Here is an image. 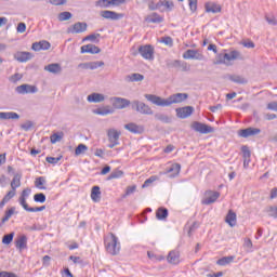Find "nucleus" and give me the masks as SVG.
Returning <instances> with one entry per match:
<instances>
[{
	"mask_svg": "<svg viewBox=\"0 0 277 277\" xmlns=\"http://www.w3.org/2000/svg\"><path fill=\"white\" fill-rule=\"evenodd\" d=\"M225 222L232 228H233V226H237V213H235L233 210H229L225 217Z\"/></svg>",
	"mask_w": 277,
	"mask_h": 277,
	"instance_id": "22",
	"label": "nucleus"
},
{
	"mask_svg": "<svg viewBox=\"0 0 277 277\" xmlns=\"http://www.w3.org/2000/svg\"><path fill=\"white\" fill-rule=\"evenodd\" d=\"M121 176H124V172L120 169H116L109 174V176L107 177V181H111L114 179H121Z\"/></svg>",
	"mask_w": 277,
	"mask_h": 277,
	"instance_id": "40",
	"label": "nucleus"
},
{
	"mask_svg": "<svg viewBox=\"0 0 277 277\" xmlns=\"http://www.w3.org/2000/svg\"><path fill=\"white\" fill-rule=\"evenodd\" d=\"M124 129L130 131V133H134L137 135H142L144 133V128L142 126H137L136 123L130 122L124 124Z\"/></svg>",
	"mask_w": 277,
	"mask_h": 277,
	"instance_id": "15",
	"label": "nucleus"
},
{
	"mask_svg": "<svg viewBox=\"0 0 277 277\" xmlns=\"http://www.w3.org/2000/svg\"><path fill=\"white\" fill-rule=\"evenodd\" d=\"M97 38H101V34H91L83 38V42H96Z\"/></svg>",
	"mask_w": 277,
	"mask_h": 277,
	"instance_id": "50",
	"label": "nucleus"
},
{
	"mask_svg": "<svg viewBox=\"0 0 277 277\" xmlns=\"http://www.w3.org/2000/svg\"><path fill=\"white\" fill-rule=\"evenodd\" d=\"M84 31H88V23L85 22H77L67 29V34H83Z\"/></svg>",
	"mask_w": 277,
	"mask_h": 277,
	"instance_id": "7",
	"label": "nucleus"
},
{
	"mask_svg": "<svg viewBox=\"0 0 277 277\" xmlns=\"http://www.w3.org/2000/svg\"><path fill=\"white\" fill-rule=\"evenodd\" d=\"M14 213H16V207H11L5 210L4 216L1 219L0 222V228L3 226V224H5V222H10V217H12Z\"/></svg>",
	"mask_w": 277,
	"mask_h": 277,
	"instance_id": "20",
	"label": "nucleus"
},
{
	"mask_svg": "<svg viewBox=\"0 0 277 277\" xmlns=\"http://www.w3.org/2000/svg\"><path fill=\"white\" fill-rule=\"evenodd\" d=\"M96 5H100V8H109V0H98Z\"/></svg>",
	"mask_w": 277,
	"mask_h": 277,
	"instance_id": "63",
	"label": "nucleus"
},
{
	"mask_svg": "<svg viewBox=\"0 0 277 277\" xmlns=\"http://www.w3.org/2000/svg\"><path fill=\"white\" fill-rule=\"evenodd\" d=\"M31 57H34V55L29 52H18L15 54V60L17 62H29V60H31Z\"/></svg>",
	"mask_w": 277,
	"mask_h": 277,
	"instance_id": "24",
	"label": "nucleus"
},
{
	"mask_svg": "<svg viewBox=\"0 0 277 277\" xmlns=\"http://www.w3.org/2000/svg\"><path fill=\"white\" fill-rule=\"evenodd\" d=\"M146 23H163V17H161L158 13H153L145 17Z\"/></svg>",
	"mask_w": 277,
	"mask_h": 277,
	"instance_id": "34",
	"label": "nucleus"
},
{
	"mask_svg": "<svg viewBox=\"0 0 277 277\" xmlns=\"http://www.w3.org/2000/svg\"><path fill=\"white\" fill-rule=\"evenodd\" d=\"M18 202L21 207H23V209L29 213V210L31 209V207H29V205L27 203V199L19 197Z\"/></svg>",
	"mask_w": 277,
	"mask_h": 277,
	"instance_id": "52",
	"label": "nucleus"
},
{
	"mask_svg": "<svg viewBox=\"0 0 277 277\" xmlns=\"http://www.w3.org/2000/svg\"><path fill=\"white\" fill-rule=\"evenodd\" d=\"M17 94H36L38 87L31 84H21L15 88Z\"/></svg>",
	"mask_w": 277,
	"mask_h": 277,
	"instance_id": "8",
	"label": "nucleus"
},
{
	"mask_svg": "<svg viewBox=\"0 0 277 277\" xmlns=\"http://www.w3.org/2000/svg\"><path fill=\"white\" fill-rule=\"evenodd\" d=\"M138 53L144 60H155V48H153V45H141Z\"/></svg>",
	"mask_w": 277,
	"mask_h": 277,
	"instance_id": "6",
	"label": "nucleus"
},
{
	"mask_svg": "<svg viewBox=\"0 0 277 277\" xmlns=\"http://www.w3.org/2000/svg\"><path fill=\"white\" fill-rule=\"evenodd\" d=\"M21 179H23V172H17L14 174V177L11 182L12 189H16L17 187H21Z\"/></svg>",
	"mask_w": 277,
	"mask_h": 277,
	"instance_id": "30",
	"label": "nucleus"
},
{
	"mask_svg": "<svg viewBox=\"0 0 277 277\" xmlns=\"http://www.w3.org/2000/svg\"><path fill=\"white\" fill-rule=\"evenodd\" d=\"M45 160L48 163H52V166H55L56 163H60V161H62V156L61 157H47Z\"/></svg>",
	"mask_w": 277,
	"mask_h": 277,
	"instance_id": "55",
	"label": "nucleus"
},
{
	"mask_svg": "<svg viewBox=\"0 0 277 277\" xmlns=\"http://www.w3.org/2000/svg\"><path fill=\"white\" fill-rule=\"evenodd\" d=\"M220 198L219 192L208 190L206 192V198L201 201V205H213Z\"/></svg>",
	"mask_w": 277,
	"mask_h": 277,
	"instance_id": "10",
	"label": "nucleus"
},
{
	"mask_svg": "<svg viewBox=\"0 0 277 277\" xmlns=\"http://www.w3.org/2000/svg\"><path fill=\"white\" fill-rule=\"evenodd\" d=\"M44 185H47V179L44 176H39L36 179L35 187H37L38 189H47Z\"/></svg>",
	"mask_w": 277,
	"mask_h": 277,
	"instance_id": "36",
	"label": "nucleus"
},
{
	"mask_svg": "<svg viewBox=\"0 0 277 277\" xmlns=\"http://www.w3.org/2000/svg\"><path fill=\"white\" fill-rule=\"evenodd\" d=\"M233 261H235L234 255L223 256V258H221L216 261V265H220L221 267H224L226 265H230V263H233Z\"/></svg>",
	"mask_w": 277,
	"mask_h": 277,
	"instance_id": "28",
	"label": "nucleus"
},
{
	"mask_svg": "<svg viewBox=\"0 0 277 277\" xmlns=\"http://www.w3.org/2000/svg\"><path fill=\"white\" fill-rule=\"evenodd\" d=\"M26 30H27V25L21 22L16 28L17 34H25Z\"/></svg>",
	"mask_w": 277,
	"mask_h": 277,
	"instance_id": "62",
	"label": "nucleus"
},
{
	"mask_svg": "<svg viewBox=\"0 0 277 277\" xmlns=\"http://www.w3.org/2000/svg\"><path fill=\"white\" fill-rule=\"evenodd\" d=\"M101 66H105V62L103 61L89 62V70H96V68H101Z\"/></svg>",
	"mask_w": 277,
	"mask_h": 277,
	"instance_id": "45",
	"label": "nucleus"
},
{
	"mask_svg": "<svg viewBox=\"0 0 277 277\" xmlns=\"http://www.w3.org/2000/svg\"><path fill=\"white\" fill-rule=\"evenodd\" d=\"M159 177L157 175H151L149 179H147L143 185L142 188L146 189V187H150L151 183H155V181H158Z\"/></svg>",
	"mask_w": 277,
	"mask_h": 277,
	"instance_id": "46",
	"label": "nucleus"
},
{
	"mask_svg": "<svg viewBox=\"0 0 277 277\" xmlns=\"http://www.w3.org/2000/svg\"><path fill=\"white\" fill-rule=\"evenodd\" d=\"M21 115L14 111L0 113V120H18Z\"/></svg>",
	"mask_w": 277,
	"mask_h": 277,
	"instance_id": "23",
	"label": "nucleus"
},
{
	"mask_svg": "<svg viewBox=\"0 0 277 277\" xmlns=\"http://www.w3.org/2000/svg\"><path fill=\"white\" fill-rule=\"evenodd\" d=\"M192 129L193 131H196L197 133H201L203 135L213 133L215 131V128L198 121L192 123Z\"/></svg>",
	"mask_w": 277,
	"mask_h": 277,
	"instance_id": "5",
	"label": "nucleus"
},
{
	"mask_svg": "<svg viewBox=\"0 0 277 277\" xmlns=\"http://www.w3.org/2000/svg\"><path fill=\"white\" fill-rule=\"evenodd\" d=\"M91 199L93 202H101V187L93 186L91 189Z\"/></svg>",
	"mask_w": 277,
	"mask_h": 277,
	"instance_id": "25",
	"label": "nucleus"
},
{
	"mask_svg": "<svg viewBox=\"0 0 277 277\" xmlns=\"http://www.w3.org/2000/svg\"><path fill=\"white\" fill-rule=\"evenodd\" d=\"M261 129L259 128H247L238 131L240 137H252V135H259Z\"/></svg>",
	"mask_w": 277,
	"mask_h": 277,
	"instance_id": "13",
	"label": "nucleus"
},
{
	"mask_svg": "<svg viewBox=\"0 0 277 277\" xmlns=\"http://www.w3.org/2000/svg\"><path fill=\"white\" fill-rule=\"evenodd\" d=\"M104 245L106 248V252L111 254V256H118L120 254V242L118 241V237L115 236L114 233H109L104 237Z\"/></svg>",
	"mask_w": 277,
	"mask_h": 277,
	"instance_id": "2",
	"label": "nucleus"
},
{
	"mask_svg": "<svg viewBox=\"0 0 277 277\" xmlns=\"http://www.w3.org/2000/svg\"><path fill=\"white\" fill-rule=\"evenodd\" d=\"M148 8L149 10L153 12L155 10H161V8H163V3L160 1H158L157 3H155L154 0H151L149 3H148Z\"/></svg>",
	"mask_w": 277,
	"mask_h": 277,
	"instance_id": "43",
	"label": "nucleus"
},
{
	"mask_svg": "<svg viewBox=\"0 0 277 277\" xmlns=\"http://www.w3.org/2000/svg\"><path fill=\"white\" fill-rule=\"evenodd\" d=\"M162 8H166L168 12L174 10V2L172 0H161Z\"/></svg>",
	"mask_w": 277,
	"mask_h": 277,
	"instance_id": "44",
	"label": "nucleus"
},
{
	"mask_svg": "<svg viewBox=\"0 0 277 277\" xmlns=\"http://www.w3.org/2000/svg\"><path fill=\"white\" fill-rule=\"evenodd\" d=\"M206 12L212 13V14H217L222 12V6L215 2H207L205 4Z\"/></svg>",
	"mask_w": 277,
	"mask_h": 277,
	"instance_id": "18",
	"label": "nucleus"
},
{
	"mask_svg": "<svg viewBox=\"0 0 277 277\" xmlns=\"http://www.w3.org/2000/svg\"><path fill=\"white\" fill-rule=\"evenodd\" d=\"M160 42H162V44H166L167 47H174V40L172 39V37H162Z\"/></svg>",
	"mask_w": 277,
	"mask_h": 277,
	"instance_id": "51",
	"label": "nucleus"
},
{
	"mask_svg": "<svg viewBox=\"0 0 277 277\" xmlns=\"http://www.w3.org/2000/svg\"><path fill=\"white\" fill-rule=\"evenodd\" d=\"M189 10L196 12L198 10V0H188Z\"/></svg>",
	"mask_w": 277,
	"mask_h": 277,
	"instance_id": "60",
	"label": "nucleus"
},
{
	"mask_svg": "<svg viewBox=\"0 0 277 277\" xmlns=\"http://www.w3.org/2000/svg\"><path fill=\"white\" fill-rule=\"evenodd\" d=\"M267 213H268L269 217L277 219V207H274V206L268 207Z\"/></svg>",
	"mask_w": 277,
	"mask_h": 277,
	"instance_id": "56",
	"label": "nucleus"
},
{
	"mask_svg": "<svg viewBox=\"0 0 277 277\" xmlns=\"http://www.w3.org/2000/svg\"><path fill=\"white\" fill-rule=\"evenodd\" d=\"M108 138L109 142H118V140H120V132L115 129L108 130Z\"/></svg>",
	"mask_w": 277,
	"mask_h": 277,
	"instance_id": "35",
	"label": "nucleus"
},
{
	"mask_svg": "<svg viewBox=\"0 0 277 277\" xmlns=\"http://www.w3.org/2000/svg\"><path fill=\"white\" fill-rule=\"evenodd\" d=\"M175 111H176L177 118L185 119V118H189V116H192L194 114V107L185 106L182 108H176Z\"/></svg>",
	"mask_w": 277,
	"mask_h": 277,
	"instance_id": "11",
	"label": "nucleus"
},
{
	"mask_svg": "<svg viewBox=\"0 0 277 277\" xmlns=\"http://www.w3.org/2000/svg\"><path fill=\"white\" fill-rule=\"evenodd\" d=\"M241 153L243 159H250V157H252V153L250 151V148L247 145H243L241 147Z\"/></svg>",
	"mask_w": 277,
	"mask_h": 277,
	"instance_id": "49",
	"label": "nucleus"
},
{
	"mask_svg": "<svg viewBox=\"0 0 277 277\" xmlns=\"http://www.w3.org/2000/svg\"><path fill=\"white\" fill-rule=\"evenodd\" d=\"M167 67L168 68H181V61H179V60L169 61V62H167Z\"/></svg>",
	"mask_w": 277,
	"mask_h": 277,
	"instance_id": "53",
	"label": "nucleus"
},
{
	"mask_svg": "<svg viewBox=\"0 0 277 277\" xmlns=\"http://www.w3.org/2000/svg\"><path fill=\"white\" fill-rule=\"evenodd\" d=\"M144 79V75L142 74H130L126 76V81L129 83L140 82Z\"/></svg>",
	"mask_w": 277,
	"mask_h": 277,
	"instance_id": "27",
	"label": "nucleus"
},
{
	"mask_svg": "<svg viewBox=\"0 0 277 277\" xmlns=\"http://www.w3.org/2000/svg\"><path fill=\"white\" fill-rule=\"evenodd\" d=\"M21 79H23V75L14 74L13 76H11L9 78V81H11V83H16V82L21 81Z\"/></svg>",
	"mask_w": 277,
	"mask_h": 277,
	"instance_id": "59",
	"label": "nucleus"
},
{
	"mask_svg": "<svg viewBox=\"0 0 277 277\" xmlns=\"http://www.w3.org/2000/svg\"><path fill=\"white\" fill-rule=\"evenodd\" d=\"M0 277H18V276H16V274L14 273L2 271L0 272Z\"/></svg>",
	"mask_w": 277,
	"mask_h": 277,
	"instance_id": "64",
	"label": "nucleus"
},
{
	"mask_svg": "<svg viewBox=\"0 0 277 277\" xmlns=\"http://www.w3.org/2000/svg\"><path fill=\"white\" fill-rule=\"evenodd\" d=\"M235 60H243L241 52L237 50H233L229 53H220L216 55L213 64L215 65L224 64L225 66H230V62H235Z\"/></svg>",
	"mask_w": 277,
	"mask_h": 277,
	"instance_id": "3",
	"label": "nucleus"
},
{
	"mask_svg": "<svg viewBox=\"0 0 277 277\" xmlns=\"http://www.w3.org/2000/svg\"><path fill=\"white\" fill-rule=\"evenodd\" d=\"M113 107L115 109H127L129 105H131V101L124 98V97H113L111 98Z\"/></svg>",
	"mask_w": 277,
	"mask_h": 277,
	"instance_id": "9",
	"label": "nucleus"
},
{
	"mask_svg": "<svg viewBox=\"0 0 277 277\" xmlns=\"http://www.w3.org/2000/svg\"><path fill=\"white\" fill-rule=\"evenodd\" d=\"M156 217H157V220H166L168 217V209L159 208L156 211Z\"/></svg>",
	"mask_w": 277,
	"mask_h": 277,
	"instance_id": "41",
	"label": "nucleus"
},
{
	"mask_svg": "<svg viewBox=\"0 0 277 277\" xmlns=\"http://www.w3.org/2000/svg\"><path fill=\"white\" fill-rule=\"evenodd\" d=\"M168 261L169 263H171L172 265H179L180 263V255L179 252L176 251H171L168 254Z\"/></svg>",
	"mask_w": 277,
	"mask_h": 277,
	"instance_id": "33",
	"label": "nucleus"
},
{
	"mask_svg": "<svg viewBox=\"0 0 277 277\" xmlns=\"http://www.w3.org/2000/svg\"><path fill=\"white\" fill-rule=\"evenodd\" d=\"M88 150V145L79 144L75 149V156L79 157V155H83Z\"/></svg>",
	"mask_w": 277,
	"mask_h": 277,
	"instance_id": "42",
	"label": "nucleus"
},
{
	"mask_svg": "<svg viewBox=\"0 0 277 277\" xmlns=\"http://www.w3.org/2000/svg\"><path fill=\"white\" fill-rule=\"evenodd\" d=\"M100 15L107 21H120L124 15L115 11H101Z\"/></svg>",
	"mask_w": 277,
	"mask_h": 277,
	"instance_id": "12",
	"label": "nucleus"
},
{
	"mask_svg": "<svg viewBox=\"0 0 277 277\" xmlns=\"http://www.w3.org/2000/svg\"><path fill=\"white\" fill-rule=\"evenodd\" d=\"M145 98L149 101V103H153V105H157L158 107H170V105L187 101V98H189V95L187 93H176L170 95L168 98H163L155 94H145Z\"/></svg>",
	"mask_w": 277,
	"mask_h": 277,
	"instance_id": "1",
	"label": "nucleus"
},
{
	"mask_svg": "<svg viewBox=\"0 0 277 277\" xmlns=\"http://www.w3.org/2000/svg\"><path fill=\"white\" fill-rule=\"evenodd\" d=\"M15 247L17 250H25L27 249V236L23 235L15 241Z\"/></svg>",
	"mask_w": 277,
	"mask_h": 277,
	"instance_id": "26",
	"label": "nucleus"
},
{
	"mask_svg": "<svg viewBox=\"0 0 277 277\" xmlns=\"http://www.w3.org/2000/svg\"><path fill=\"white\" fill-rule=\"evenodd\" d=\"M184 60H202V54L198 53L196 50H187L183 54Z\"/></svg>",
	"mask_w": 277,
	"mask_h": 277,
	"instance_id": "19",
	"label": "nucleus"
},
{
	"mask_svg": "<svg viewBox=\"0 0 277 277\" xmlns=\"http://www.w3.org/2000/svg\"><path fill=\"white\" fill-rule=\"evenodd\" d=\"M44 70H47V72H51L52 75H60L62 74V65H60V63H52L44 66Z\"/></svg>",
	"mask_w": 277,
	"mask_h": 277,
	"instance_id": "17",
	"label": "nucleus"
},
{
	"mask_svg": "<svg viewBox=\"0 0 277 277\" xmlns=\"http://www.w3.org/2000/svg\"><path fill=\"white\" fill-rule=\"evenodd\" d=\"M181 173V164L180 163H173L168 170L167 174H171L172 177L179 176Z\"/></svg>",
	"mask_w": 277,
	"mask_h": 277,
	"instance_id": "32",
	"label": "nucleus"
},
{
	"mask_svg": "<svg viewBox=\"0 0 277 277\" xmlns=\"http://www.w3.org/2000/svg\"><path fill=\"white\" fill-rule=\"evenodd\" d=\"M132 109H135L138 114H143V116H153L154 111L150 106H148L146 103L141 101H133L131 102Z\"/></svg>",
	"mask_w": 277,
	"mask_h": 277,
	"instance_id": "4",
	"label": "nucleus"
},
{
	"mask_svg": "<svg viewBox=\"0 0 277 277\" xmlns=\"http://www.w3.org/2000/svg\"><path fill=\"white\" fill-rule=\"evenodd\" d=\"M265 21L266 23H268V25H272L273 27H276L277 25V21L276 17H274V15H265Z\"/></svg>",
	"mask_w": 277,
	"mask_h": 277,
	"instance_id": "54",
	"label": "nucleus"
},
{
	"mask_svg": "<svg viewBox=\"0 0 277 277\" xmlns=\"http://www.w3.org/2000/svg\"><path fill=\"white\" fill-rule=\"evenodd\" d=\"M16 196V189L12 188V190H10L4 197L3 199L6 201V202H10V199L11 198H14Z\"/></svg>",
	"mask_w": 277,
	"mask_h": 277,
	"instance_id": "58",
	"label": "nucleus"
},
{
	"mask_svg": "<svg viewBox=\"0 0 277 277\" xmlns=\"http://www.w3.org/2000/svg\"><path fill=\"white\" fill-rule=\"evenodd\" d=\"M88 103H103L105 101V95L102 93H91L87 97Z\"/></svg>",
	"mask_w": 277,
	"mask_h": 277,
	"instance_id": "21",
	"label": "nucleus"
},
{
	"mask_svg": "<svg viewBox=\"0 0 277 277\" xmlns=\"http://www.w3.org/2000/svg\"><path fill=\"white\" fill-rule=\"evenodd\" d=\"M154 118L155 120H159L160 122H163V124H170L172 122L171 117L161 113H156Z\"/></svg>",
	"mask_w": 277,
	"mask_h": 277,
	"instance_id": "29",
	"label": "nucleus"
},
{
	"mask_svg": "<svg viewBox=\"0 0 277 277\" xmlns=\"http://www.w3.org/2000/svg\"><path fill=\"white\" fill-rule=\"evenodd\" d=\"M13 240H14V233H10L3 236L2 243H4L5 246H10V243H12Z\"/></svg>",
	"mask_w": 277,
	"mask_h": 277,
	"instance_id": "47",
	"label": "nucleus"
},
{
	"mask_svg": "<svg viewBox=\"0 0 277 277\" xmlns=\"http://www.w3.org/2000/svg\"><path fill=\"white\" fill-rule=\"evenodd\" d=\"M93 114H96L97 116H109V114H114V109H111L109 106H106L94 109Z\"/></svg>",
	"mask_w": 277,
	"mask_h": 277,
	"instance_id": "31",
	"label": "nucleus"
},
{
	"mask_svg": "<svg viewBox=\"0 0 277 277\" xmlns=\"http://www.w3.org/2000/svg\"><path fill=\"white\" fill-rule=\"evenodd\" d=\"M32 51H49L51 49V43L47 40L35 42L31 45Z\"/></svg>",
	"mask_w": 277,
	"mask_h": 277,
	"instance_id": "16",
	"label": "nucleus"
},
{
	"mask_svg": "<svg viewBox=\"0 0 277 277\" xmlns=\"http://www.w3.org/2000/svg\"><path fill=\"white\" fill-rule=\"evenodd\" d=\"M34 127V122H31V121H26L25 123H23L22 126H21V129L23 130V131H31V128Z\"/></svg>",
	"mask_w": 277,
	"mask_h": 277,
	"instance_id": "61",
	"label": "nucleus"
},
{
	"mask_svg": "<svg viewBox=\"0 0 277 277\" xmlns=\"http://www.w3.org/2000/svg\"><path fill=\"white\" fill-rule=\"evenodd\" d=\"M80 53H90L91 55H97V53H101V48L96 47L95 44L89 43L80 48Z\"/></svg>",
	"mask_w": 277,
	"mask_h": 277,
	"instance_id": "14",
	"label": "nucleus"
},
{
	"mask_svg": "<svg viewBox=\"0 0 277 277\" xmlns=\"http://www.w3.org/2000/svg\"><path fill=\"white\" fill-rule=\"evenodd\" d=\"M64 140V132H56L50 136L51 144H57V142H62Z\"/></svg>",
	"mask_w": 277,
	"mask_h": 277,
	"instance_id": "38",
	"label": "nucleus"
},
{
	"mask_svg": "<svg viewBox=\"0 0 277 277\" xmlns=\"http://www.w3.org/2000/svg\"><path fill=\"white\" fill-rule=\"evenodd\" d=\"M34 200H35V202L44 203V202H47V195H44L43 193L35 194Z\"/></svg>",
	"mask_w": 277,
	"mask_h": 277,
	"instance_id": "48",
	"label": "nucleus"
},
{
	"mask_svg": "<svg viewBox=\"0 0 277 277\" xmlns=\"http://www.w3.org/2000/svg\"><path fill=\"white\" fill-rule=\"evenodd\" d=\"M229 81H233V83H239V84H246L248 83V80L241 76L232 75L229 76Z\"/></svg>",
	"mask_w": 277,
	"mask_h": 277,
	"instance_id": "37",
	"label": "nucleus"
},
{
	"mask_svg": "<svg viewBox=\"0 0 277 277\" xmlns=\"http://www.w3.org/2000/svg\"><path fill=\"white\" fill-rule=\"evenodd\" d=\"M70 18H72V13H70V12H68V11L61 12V13L57 15V19H58L61 23H64V21H70Z\"/></svg>",
	"mask_w": 277,
	"mask_h": 277,
	"instance_id": "39",
	"label": "nucleus"
},
{
	"mask_svg": "<svg viewBox=\"0 0 277 277\" xmlns=\"http://www.w3.org/2000/svg\"><path fill=\"white\" fill-rule=\"evenodd\" d=\"M137 189V186H128L126 189V194L122 196V198H127V196H131L135 190Z\"/></svg>",
	"mask_w": 277,
	"mask_h": 277,
	"instance_id": "57",
	"label": "nucleus"
}]
</instances>
